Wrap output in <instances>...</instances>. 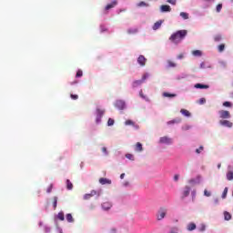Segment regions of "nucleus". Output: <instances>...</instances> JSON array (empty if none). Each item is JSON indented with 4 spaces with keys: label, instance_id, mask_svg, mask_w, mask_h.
I'll return each instance as SVG.
<instances>
[{
    "label": "nucleus",
    "instance_id": "obj_3",
    "mask_svg": "<svg viewBox=\"0 0 233 233\" xmlns=\"http://www.w3.org/2000/svg\"><path fill=\"white\" fill-rule=\"evenodd\" d=\"M96 125H99V123H101V118L103 117V116H105V110L97 107L96 111Z\"/></svg>",
    "mask_w": 233,
    "mask_h": 233
},
{
    "label": "nucleus",
    "instance_id": "obj_54",
    "mask_svg": "<svg viewBox=\"0 0 233 233\" xmlns=\"http://www.w3.org/2000/svg\"><path fill=\"white\" fill-rule=\"evenodd\" d=\"M182 130H190V126L182 127Z\"/></svg>",
    "mask_w": 233,
    "mask_h": 233
},
{
    "label": "nucleus",
    "instance_id": "obj_26",
    "mask_svg": "<svg viewBox=\"0 0 233 233\" xmlns=\"http://www.w3.org/2000/svg\"><path fill=\"white\" fill-rule=\"evenodd\" d=\"M176 123H181V118H176L167 122V125H174Z\"/></svg>",
    "mask_w": 233,
    "mask_h": 233
},
{
    "label": "nucleus",
    "instance_id": "obj_30",
    "mask_svg": "<svg viewBox=\"0 0 233 233\" xmlns=\"http://www.w3.org/2000/svg\"><path fill=\"white\" fill-rule=\"evenodd\" d=\"M176 96H177L176 94H170L167 92L163 93L164 97H176Z\"/></svg>",
    "mask_w": 233,
    "mask_h": 233
},
{
    "label": "nucleus",
    "instance_id": "obj_39",
    "mask_svg": "<svg viewBox=\"0 0 233 233\" xmlns=\"http://www.w3.org/2000/svg\"><path fill=\"white\" fill-rule=\"evenodd\" d=\"M114 123H115L114 119L109 118L108 121H107V127H112V126H114Z\"/></svg>",
    "mask_w": 233,
    "mask_h": 233
},
{
    "label": "nucleus",
    "instance_id": "obj_61",
    "mask_svg": "<svg viewBox=\"0 0 233 233\" xmlns=\"http://www.w3.org/2000/svg\"><path fill=\"white\" fill-rule=\"evenodd\" d=\"M206 68H212V65H210L209 63H206Z\"/></svg>",
    "mask_w": 233,
    "mask_h": 233
},
{
    "label": "nucleus",
    "instance_id": "obj_48",
    "mask_svg": "<svg viewBox=\"0 0 233 233\" xmlns=\"http://www.w3.org/2000/svg\"><path fill=\"white\" fill-rule=\"evenodd\" d=\"M90 198H92V195L90 193L84 195V199H90Z\"/></svg>",
    "mask_w": 233,
    "mask_h": 233
},
{
    "label": "nucleus",
    "instance_id": "obj_60",
    "mask_svg": "<svg viewBox=\"0 0 233 233\" xmlns=\"http://www.w3.org/2000/svg\"><path fill=\"white\" fill-rule=\"evenodd\" d=\"M130 183L128 181L124 182L123 187H129Z\"/></svg>",
    "mask_w": 233,
    "mask_h": 233
},
{
    "label": "nucleus",
    "instance_id": "obj_17",
    "mask_svg": "<svg viewBox=\"0 0 233 233\" xmlns=\"http://www.w3.org/2000/svg\"><path fill=\"white\" fill-rule=\"evenodd\" d=\"M66 219L68 223H74V217H72V214L70 213L66 214Z\"/></svg>",
    "mask_w": 233,
    "mask_h": 233
},
{
    "label": "nucleus",
    "instance_id": "obj_47",
    "mask_svg": "<svg viewBox=\"0 0 233 233\" xmlns=\"http://www.w3.org/2000/svg\"><path fill=\"white\" fill-rule=\"evenodd\" d=\"M137 6H148V4H147L145 2H140L137 4Z\"/></svg>",
    "mask_w": 233,
    "mask_h": 233
},
{
    "label": "nucleus",
    "instance_id": "obj_50",
    "mask_svg": "<svg viewBox=\"0 0 233 233\" xmlns=\"http://www.w3.org/2000/svg\"><path fill=\"white\" fill-rule=\"evenodd\" d=\"M125 125L128 126V125H134V122L132 120H127Z\"/></svg>",
    "mask_w": 233,
    "mask_h": 233
},
{
    "label": "nucleus",
    "instance_id": "obj_5",
    "mask_svg": "<svg viewBox=\"0 0 233 233\" xmlns=\"http://www.w3.org/2000/svg\"><path fill=\"white\" fill-rule=\"evenodd\" d=\"M159 143H161L162 145H172V138L167 137H162L159 139Z\"/></svg>",
    "mask_w": 233,
    "mask_h": 233
},
{
    "label": "nucleus",
    "instance_id": "obj_64",
    "mask_svg": "<svg viewBox=\"0 0 233 233\" xmlns=\"http://www.w3.org/2000/svg\"><path fill=\"white\" fill-rule=\"evenodd\" d=\"M57 232L58 233H63V229L61 228H57Z\"/></svg>",
    "mask_w": 233,
    "mask_h": 233
},
{
    "label": "nucleus",
    "instance_id": "obj_2",
    "mask_svg": "<svg viewBox=\"0 0 233 233\" xmlns=\"http://www.w3.org/2000/svg\"><path fill=\"white\" fill-rule=\"evenodd\" d=\"M167 212H168V209H167L166 208H160L157 213V221H161V219H165V217L167 216Z\"/></svg>",
    "mask_w": 233,
    "mask_h": 233
},
{
    "label": "nucleus",
    "instance_id": "obj_18",
    "mask_svg": "<svg viewBox=\"0 0 233 233\" xmlns=\"http://www.w3.org/2000/svg\"><path fill=\"white\" fill-rule=\"evenodd\" d=\"M180 113L182 116H185L186 117H190V112L187 109H181Z\"/></svg>",
    "mask_w": 233,
    "mask_h": 233
},
{
    "label": "nucleus",
    "instance_id": "obj_35",
    "mask_svg": "<svg viewBox=\"0 0 233 233\" xmlns=\"http://www.w3.org/2000/svg\"><path fill=\"white\" fill-rule=\"evenodd\" d=\"M127 159H129L130 161H134V155L127 153L126 154Z\"/></svg>",
    "mask_w": 233,
    "mask_h": 233
},
{
    "label": "nucleus",
    "instance_id": "obj_11",
    "mask_svg": "<svg viewBox=\"0 0 233 233\" xmlns=\"http://www.w3.org/2000/svg\"><path fill=\"white\" fill-rule=\"evenodd\" d=\"M189 195H190V187L186 186L182 192V196H183V198H187V196H189Z\"/></svg>",
    "mask_w": 233,
    "mask_h": 233
},
{
    "label": "nucleus",
    "instance_id": "obj_20",
    "mask_svg": "<svg viewBox=\"0 0 233 233\" xmlns=\"http://www.w3.org/2000/svg\"><path fill=\"white\" fill-rule=\"evenodd\" d=\"M192 55L195 56V57H201L203 56V53H201L200 50H195L192 52Z\"/></svg>",
    "mask_w": 233,
    "mask_h": 233
},
{
    "label": "nucleus",
    "instance_id": "obj_36",
    "mask_svg": "<svg viewBox=\"0 0 233 233\" xmlns=\"http://www.w3.org/2000/svg\"><path fill=\"white\" fill-rule=\"evenodd\" d=\"M204 196H206V198H210V196H212V192L205 189L204 190Z\"/></svg>",
    "mask_w": 233,
    "mask_h": 233
},
{
    "label": "nucleus",
    "instance_id": "obj_23",
    "mask_svg": "<svg viewBox=\"0 0 233 233\" xmlns=\"http://www.w3.org/2000/svg\"><path fill=\"white\" fill-rule=\"evenodd\" d=\"M66 188H67L68 190H72V188H74V184H72V183L70 182V179H66Z\"/></svg>",
    "mask_w": 233,
    "mask_h": 233
},
{
    "label": "nucleus",
    "instance_id": "obj_55",
    "mask_svg": "<svg viewBox=\"0 0 233 233\" xmlns=\"http://www.w3.org/2000/svg\"><path fill=\"white\" fill-rule=\"evenodd\" d=\"M78 96L77 95H71V99H78Z\"/></svg>",
    "mask_w": 233,
    "mask_h": 233
},
{
    "label": "nucleus",
    "instance_id": "obj_41",
    "mask_svg": "<svg viewBox=\"0 0 233 233\" xmlns=\"http://www.w3.org/2000/svg\"><path fill=\"white\" fill-rule=\"evenodd\" d=\"M76 77H83V71L82 70H78L76 72Z\"/></svg>",
    "mask_w": 233,
    "mask_h": 233
},
{
    "label": "nucleus",
    "instance_id": "obj_51",
    "mask_svg": "<svg viewBox=\"0 0 233 233\" xmlns=\"http://www.w3.org/2000/svg\"><path fill=\"white\" fill-rule=\"evenodd\" d=\"M100 30H101V32H106V27H105V25H101Z\"/></svg>",
    "mask_w": 233,
    "mask_h": 233
},
{
    "label": "nucleus",
    "instance_id": "obj_56",
    "mask_svg": "<svg viewBox=\"0 0 233 233\" xmlns=\"http://www.w3.org/2000/svg\"><path fill=\"white\" fill-rule=\"evenodd\" d=\"M200 68H207V66H206V63L205 62H202L200 64Z\"/></svg>",
    "mask_w": 233,
    "mask_h": 233
},
{
    "label": "nucleus",
    "instance_id": "obj_22",
    "mask_svg": "<svg viewBox=\"0 0 233 233\" xmlns=\"http://www.w3.org/2000/svg\"><path fill=\"white\" fill-rule=\"evenodd\" d=\"M226 177L228 181H232L233 180V171H228L226 175Z\"/></svg>",
    "mask_w": 233,
    "mask_h": 233
},
{
    "label": "nucleus",
    "instance_id": "obj_14",
    "mask_svg": "<svg viewBox=\"0 0 233 233\" xmlns=\"http://www.w3.org/2000/svg\"><path fill=\"white\" fill-rule=\"evenodd\" d=\"M161 25H163L162 20L156 22L153 25V30H159V28H161Z\"/></svg>",
    "mask_w": 233,
    "mask_h": 233
},
{
    "label": "nucleus",
    "instance_id": "obj_4",
    "mask_svg": "<svg viewBox=\"0 0 233 233\" xmlns=\"http://www.w3.org/2000/svg\"><path fill=\"white\" fill-rule=\"evenodd\" d=\"M116 108H118V110H124L125 106H127V104L124 100H116L115 103Z\"/></svg>",
    "mask_w": 233,
    "mask_h": 233
},
{
    "label": "nucleus",
    "instance_id": "obj_7",
    "mask_svg": "<svg viewBox=\"0 0 233 233\" xmlns=\"http://www.w3.org/2000/svg\"><path fill=\"white\" fill-rule=\"evenodd\" d=\"M189 185H199L201 183V176H198L196 178L188 180Z\"/></svg>",
    "mask_w": 233,
    "mask_h": 233
},
{
    "label": "nucleus",
    "instance_id": "obj_33",
    "mask_svg": "<svg viewBox=\"0 0 233 233\" xmlns=\"http://www.w3.org/2000/svg\"><path fill=\"white\" fill-rule=\"evenodd\" d=\"M127 34H137V28H129Z\"/></svg>",
    "mask_w": 233,
    "mask_h": 233
},
{
    "label": "nucleus",
    "instance_id": "obj_32",
    "mask_svg": "<svg viewBox=\"0 0 233 233\" xmlns=\"http://www.w3.org/2000/svg\"><path fill=\"white\" fill-rule=\"evenodd\" d=\"M227 194H228V187L224 188V191L222 193V199H225V198H227Z\"/></svg>",
    "mask_w": 233,
    "mask_h": 233
},
{
    "label": "nucleus",
    "instance_id": "obj_16",
    "mask_svg": "<svg viewBox=\"0 0 233 233\" xmlns=\"http://www.w3.org/2000/svg\"><path fill=\"white\" fill-rule=\"evenodd\" d=\"M117 5V0H112L111 4L106 6V10H110V8H114Z\"/></svg>",
    "mask_w": 233,
    "mask_h": 233
},
{
    "label": "nucleus",
    "instance_id": "obj_34",
    "mask_svg": "<svg viewBox=\"0 0 233 233\" xmlns=\"http://www.w3.org/2000/svg\"><path fill=\"white\" fill-rule=\"evenodd\" d=\"M180 17H182L183 19H188V13L181 12Z\"/></svg>",
    "mask_w": 233,
    "mask_h": 233
},
{
    "label": "nucleus",
    "instance_id": "obj_27",
    "mask_svg": "<svg viewBox=\"0 0 233 233\" xmlns=\"http://www.w3.org/2000/svg\"><path fill=\"white\" fill-rule=\"evenodd\" d=\"M101 192H102L101 189H99L98 191L92 190L91 193H90L91 198H92L93 196H96V194H97V196H101Z\"/></svg>",
    "mask_w": 233,
    "mask_h": 233
},
{
    "label": "nucleus",
    "instance_id": "obj_45",
    "mask_svg": "<svg viewBox=\"0 0 233 233\" xmlns=\"http://www.w3.org/2000/svg\"><path fill=\"white\" fill-rule=\"evenodd\" d=\"M198 103H199V105H205V103H207V99H205V98H200V99L198 100Z\"/></svg>",
    "mask_w": 233,
    "mask_h": 233
},
{
    "label": "nucleus",
    "instance_id": "obj_38",
    "mask_svg": "<svg viewBox=\"0 0 233 233\" xmlns=\"http://www.w3.org/2000/svg\"><path fill=\"white\" fill-rule=\"evenodd\" d=\"M148 77H150V74L148 73H145L142 76V82H144L146 79H148Z\"/></svg>",
    "mask_w": 233,
    "mask_h": 233
},
{
    "label": "nucleus",
    "instance_id": "obj_62",
    "mask_svg": "<svg viewBox=\"0 0 233 233\" xmlns=\"http://www.w3.org/2000/svg\"><path fill=\"white\" fill-rule=\"evenodd\" d=\"M168 66H172V67H175V66H176V64H174V63H172V62H169V63H168Z\"/></svg>",
    "mask_w": 233,
    "mask_h": 233
},
{
    "label": "nucleus",
    "instance_id": "obj_31",
    "mask_svg": "<svg viewBox=\"0 0 233 233\" xmlns=\"http://www.w3.org/2000/svg\"><path fill=\"white\" fill-rule=\"evenodd\" d=\"M208 86L207 85H202V84H196L195 88H208Z\"/></svg>",
    "mask_w": 233,
    "mask_h": 233
},
{
    "label": "nucleus",
    "instance_id": "obj_59",
    "mask_svg": "<svg viewBox=\"0 0 233 233\" xmlns=\"http://www.w3.org/2000/svg\"><path fill=\"white\" fill-rule=\"evenodd\" d=\"M169 233H177V228H174Z\"/></svg>",
    "mask_w": 233,
    "mask_h": 233
},
{
    "label": "nucleus",
    "instance_id": "obj_42",
    "mask_svg": "<svg viewBox=\"0 0 233 233\" xmlns=\"http://www.w3.org/2000/svg\"><path fill=\"white\" fill-rule=\"evenodd\" d=\"M52 188H54V185L50 184V186L46 189L47 194H50V192H52Z\"/></svg>",
    "mask_w": 233,
    "mask_h": 233
},
{
    "label": "nucleus",
    "instance_id": "obj_10",
    "mask_svg": "<svg viewBox=\"0 0 233 233\" xmlns=\"http://www.w3.org/2000/svg\"><path fill=\"white\" fill-rule=\"evenodd\" d=\"M99 183H100V185H112V180H110L108 178L101 177L99 179Z\"/></svg>",
    "mask_w": 233,
    "mask_h": 233
},
{
    "label": "nucleus",
    "instance_id": "obj_29",
    "mask_svg": "<svg viewBox=\"0 0 233 233\" xmlns=\"http://www.w3.org/2000/svg\"><path fill=\"white\" fill-rule=\"evenodd\" d=\"M205 230H207V226L205 224H200V226L198 227V231L205 232Z\"/></svg>",
    "mask_w": 233,
    "mask_h": 233
},
{
    "label": "nucleus",
    "instance_id": "obj_8",
    "mask_svg": "<svg viewBox=\"0 0 233 233\" xmlns=\"http://www.w3.org/2000/svg\"><path fill=\"white\" fill-rule=\"evenodd\" d=\"M137 63L138 65H140L141 66H145L146 63H147V58H145L144 56H139L137 58Z\"/></svg>",
    "mask_w": 233,
    "mask_h": 233
},
{
    "label": "nucleus",
    "instance_id": "obj_58",
    "mask_svg": "<svg viewBox=\"0 0 233 233\" xmlns=\"http://www.w3.org/2000/svg\"><path fill=\"white\" fill-rule=\"evenodd\" d=\"M170 5H176V0H167Z\"/></svg>",
    "mask_w": 233,
    "mask_h": 233
},
{
    "label": "nucleus",
    "instance_id": "obj_19",
    "mask_svg": "<svg viewBox=\"0 0 233 233\" xmlns=\"http://www.w3.org/2000/svg\"><path fill=\"white\" fill-rule=\"evenodd\" d=\"M160 10L161 12H170L171 8L170 5H161Z\"/></svg>",
    "mask_w": 233,
    "mask_h": 233
},
{
    "label": "nucleus",
    "instance_id": "obj_12",
    "mask_svg": "<svg viewBox=\"0 0 233 233\" xmlns=\"http://www.w3.org/2000/svg\"><path fill=\"white\" fill-rule=\"evenodd\" d=\"M187 77H188V74H187V73H181V74H179V75H177V76H176V79H177V81H181V79H187Z\"/></svg>",
    "mask_w": 233,
    "mask_h": 233
},
{
    "label": "nucleus",
    "instance_id": "obj_28",
    "mask_svg": "<svg viewBox=\"0 0 233 233\" xmlns=\"http://www.w3.org/2000/svg\"><path fill=\"white\" fill-rule=\"evenodd\" d=\"M224 218H225L226 221H229V219L232 218V216L230 215V213L226 211V212H224Z\"/></svg>",
    "mask_w": 233,
    "mask_h": 233
},
{
    "label": "nucleus",
    "instance_id": "obj_6",
    "mask_svg": "<svg viewBox=\"0 0 233 233\" xmlns=\"http://www.w3.org/2000/svg\"><path fill=\"white\" fill-rule=\"evenodd\" d=\"M218 114L221 117V119H230V112L226 110H220L218 111Z\"/></svg>",
    "mask_w": 233,
    "mask_h": 233
},
{
    "label": "nucleus",
    "instance_id": "obj_46",
    "mask_svg": "<svg viewBox=\"0 0 233 233\" xmlns=\"http://www.w3.org/2000/svg\"><path fill=\"white\" fill-rule=\"evenodd\" d=\"M223 50H225V45H220L218 46V52H223Z\"/></svg>",
    "mask_w": 233,
    "mask_h": 233
},
{
    "label": "nucleus",
    "instance_id": "obj_53",
    "mask_svg": "<svg viewBox=\"0 0 233 233\" xmlns=\"http://www.w3.org/2000/svg\"><path fill=\"white\" fill-rule=\"evenodd\" d=\"M215 41H221V35H216Z\"/></svg>",
    "mask_w": 233,
    "mask_h": 233
},
{
    "label": "nucleus",
    "instance_id": "obj_40",
    "mask_svg": "<svg viewBox=\"0 0 233 233\" xmlns=\"http://www.w3.org/2000/svg\"><path fill=\"white\" fill-rule=\"evenodd\" d=\"M44 230L46 233H50V230H52V228L48 226H44Z\"/></svg>",
    "mask_w": 233,
    "mask_h": 233
},
{
    "label": "nucleus",
    "instance_id": "obj_21",
    "mask_svg": "<svg viewBox=\"0 0 233 233\" xmlns=\"http://www.w3.org/2000/svg\"><path fill=\"white\" fill-rule=\"evenodd\" d=\"M57 219H60V221H65V213L63 211H60L57 216Z\"/></svg>",
    "mask_w": 233,
    "mask_h": 233
},
{
    "label": "nucleus",
    "instance_id": "obj_43",
    "mask_svg": "<svg viewBox=\"0 0 233 233\" xmlns=\"http://www.w3.org/2000/svg\"><path fill=\"white\" fill-rule=\"evenodd\" d=\"M223 106H227V107L232 106V103L226 101L223 103Z\"/></svg>",
    "mask_w": 233,
    "mask_h": 233
},
{
    "label": "nucleus",
    "instance_id": "obj_1",
    "mask_svg": "<svg viewBox=\"0 0 233 233\" xmlns=\"http://www.w3.org/2000/svg\"><path fill=\"white\" fill-rule=\"evenodd\" d=\"M187 30H178L176 33H174L173 35H171V36L169 37L170 41H172L173 43H181V41H183V39H185V37H187Z\"/></svg>",
    "mask_w": 233,
    "mask_h": 233
},
{
    "label": "nucleus",
    "instance_id": "obj_15",
    "mask_svg": "<svg viewBox=\"0 0 233 233\" xmlns=\"http://www.w3.org/2000/svg\"><path fill=\"white\" fill-rule=\"evenodd\" d=\"M187 228L189 232H192V230H196V223L190 222L187 224Z\"/></svg>",
    "mask_w": 233,
    "mask_h": 233
},
{
    "label": "nucleus",
    "instance_id": "obj_63",
    "mask_svg": "<svg viewBox=\"0 0 233 233\" xmlns=\"http://www.w3.org/2000/svg\"><path fill=\"white\" fill-rule=\"evenodd\" d=\"M191 196H192V198H196V190H193V191L191 192Z\"/></svg>",
    "mask_w": 233,
    "mask_h": 233
},
{
    "label": "nucleus",
    "instance_id": "obj_52",
    "mask_svg": "<svg viewBox=\"0 0 233 233\" xmlns=\"http://www.w3.org/2000/svg\"><path fill=\"white\" fill-rule=\"evenodd\" d=\"M201 150H203V147H199L198 149H196L197 154H201Z\"/></svg>",
    "mask_w": 233,
    "mask_h": 233
},
{
    "label": "nucleus",
    "instance_id": "obj_13",
    "mask_svg": "<svg viewBox=\"0 0 233 233\" xmlns=\"http://www.w3.org/2000/svg\"><path fill=\"white\" fill-rule=\"evenodd\" d=\"M103 210H110L112 208V203L110 202H105L102 204Z\"/></svg>",
    "mask_w": 233,
    "mask_h": 233
},
{
    "label": "nucleus",
    "instance_id": "obj_49",
    "mask_svg": "<svg viewBox=\"0 0 233 233\" xmlns=\"http://www.w3.org/2000/svg\"><path fill=\"white\" fill-rule=\"evenodd\" d=\"M102 152L105 154V156H108V150H106V147H102Z\"/></svg>",
    "mask_w": 233,
    "mask_h": 233
},
{
    "label": "nucleus",
    "instance_id": "obj_37",
    "mask_svg": "<svg viewBox=\"0 0 233 233\" xmlns=\"http://www.w3.org/2000/svg\"><path fill=\"white\" fill-rule=\"evenodd\" d=\"M53 208H57V197H54Z\"/></svg>",
    "mask_w": 233,
    "mask_h": 233
},
{
    "label": "nucleus",
    "instance_id": "obj_9",
    "mask_svg": "<svg viewBox=\"0 0 233 233\" xmlns=\"http://www.w3.org/2000/svg\"><path fill=\"white\" fill-rule=\"evenodd\" d=\"M220 125H222V127H227L228 128H232V122L228 121V120H220Z\"/></svg>",
    "mask_w": 233,
    "mask_h": 233
},
{
    "label": "nucleus",
    "instance_id": "obj_25",
    "mask_svg": "<svg viewBox=\"0 0 233 233\" xmlns=\"http://www.w3.org/2000/svg\"><path fill=\"white\" fill-rule=\"evenodd\" d=\"M140 85H143V80H136L133 82L134 88H136L137 86H139Z\"/></svg>",
    "mask_w": 233,
    "mask_h": 233
},
{
    "label": "nucleus",
    "instance_id": "obj_44",
    "mask_svg": "<svg viewBox=\"0 0 233 233\" xmlns=\"http://www.w3.org/2000/svg\"><path fill=\"white\" fill-rule=\"evenodd\" d=\"M221 8H223V5L218 4V5H217V12H218V13L221 12Z\"/></svg>",
    "mask_w": 233,
    "mask_h": 233
},
{
    "label": "nucleus",
    "instance_id": "obj_57",
    "mask_svg": "<svg viewBox=\"0 0 233 233\" xmlns=\"http://www.w3.org/2000/svg\"><path fill=\"white\" fill-rule=\"evenodd\" d=\"M174 181H179V175L174 176Z\"/></svg>",
    "mask_w": 233,
    "mask_h": 233
},
{
    "label": "nucleus",
    "instance_id": "obj_24",
    "mask_svg": "<svg viewBox=\"0 0 233 233\" xmlns=\"http://www.w3.org/2000/svg\"><path fill=\"white\" fill-rule=\"evenodd\" d=\"M136 150L137 152H143V145L141 143H137L136 145Z\"/></svg>",
    "mask_w": 233,
    "mask_h": 233
}]
</instances>
